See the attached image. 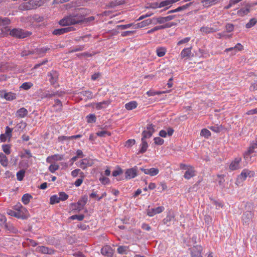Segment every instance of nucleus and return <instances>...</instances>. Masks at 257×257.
<instances>
[{
  "instance_id": "nucleus-23",
  "label": "nucleus",
  "mask_w": 257,
  "mask_h": 257,
  "mask_svg": "<svg viewBox=\"0 0 257 257\" xmlns=\"http://www.w3.org/2000/svg\"><path fill=\"white\" fill-rule=\"evenodd\" d=\"M28 113V110L25 108L22 107L17 111L16 115L17 117L23 118L27 116Z\"/></svg>"
},
{
  "instance_id": "nucleus-51",
  "label": "nucleus",
  "mask_w": 257,
  "mask_h": 257,
  "mask_svg": "<svg viewBox=\"0 0 257 257\" xmlns=\"http://www.w3.org/2000/svg\"><path fill=\"white\" fill-rule=\"evenodd\" d=\"M96 118L94 114H90L87 116V122L88 123L95 122L96 121Z\"/></svg>"
},
{
  "instance_id": "nucleus-13",
  "label": "nucleus",
  "mask_w": 257,
  "mask_h": 257,
  "mask_svg": "<svg viewBox=\"0 0 257 257\" xmlns=\"http://www.w3.org/2000/svg\"><path fill=\"white\" fill-rule=\"evenodd\" d=\"M79 167L82 169H85L87 167H90L93 164V161L87 158L81 160L79 162Z\"/></svg>"
},
{
  "instance_id": "nucleus-45",
  "label": "nucleus",
  "mask_w": 257,
  "mask_h": 257,
  "mask_svg": "<svg viewBox=\"0 0 257 257\" xmlns=\"http://www.w3.org/2000/svg\"><path fill=\"white\" fill-rule=\"evenodd\" d=\"M59 168V166L57 164H51L49 167V170L51 173H54L56 170H58Z\"/></svg>"
},
{
  "instance_id": "nucleus-19",
  "label": "nucleus",
  "mask_w": 257,
  "mask_h": 257,
  "mask_svg": "<svg viewBox=\"0 0 257 257\" xmlns=\"http://www.w3.org/2000/svg\"><path fill=\"white\" fill-rule=\"evenodd\" d=\"M49 77H50L49 81L52 84H55L58 78V73L56 71H52L48 74Z\"/></svg>"
},
{
  "instance_id": "nucleus-43",
  "label": "nucleus",
  "mask_w": 257,
  "mask_h": 257,
  "mask_svg": "<svg viewBox=\"0 0 257 257\" xmlns=\"http://www.w3.org/2000/svg\"><path fill=\"white\" fill-rule=\"evenodd\" d=\"M3 228L6 229V230H9L12 232H14L15 230V228L12 225L8 224L6 222L3 227Z\"/></svg>"
},
{
  "instance_id": "nucleus-22",
  "label": "nucleus",
  "mask_w": 257,
  "mask_h": 257,
  "mask_svg": "<svg viewBox=\"0 0 257 257\" xmlns=\"http://www.w3.org/2000/svg\"><path fill=\"white\" fill-rule=\"evenodd\" d=\"M191 47L184 49L180 53L181 59L189 58L191 54Z\"/></svg>"
},
{
  "instance_id": "nucleus-56",
  "label": "nucleus",
  "mask_w": 257,
  "mask_h": 257,
  "mask_svg": "<svg viewBox=\"0 0 257 257\" xmlns=\"http://www.w3.org/2000/svg\"><path fill=\"white\" fill-rule=\"evenodd\" d=\"M147 24H146V22H145V21L141 22V23H139L138 24H137L136 25H135V29H138V28H143V27H145L146 26H147Z\"/></svg>"
},
{
  "instance_id": "nucleus-61",
  "label": "nucleus",
  "mask_w": 257,
  "mask_h": 257,
  "mask_svg": "<svg viewBox=\"0 0 257 257\" xmlns=\"http://www.w3.org/2000/svg\"><path fill=\"white\" fill-rule=\"evenodd\" d=\"M122 173H123L122 170L120 168H119L118 170L113 171L112 175L114 177H116L120 174H122Z\"/></svg>"
},
{
  "instance_id": "nucleus-30",
  "label": "nucleus",
  "mask_w": 257,
  "mask_h": 257,
  "mask_svg": "<svg viewBox=\"0 0 257 257\" xmlns=\"http://www.w3.org/2000/svg\"><path fill=\"white\" fill-rule=\"evenodd\" d=\"M57 96H59V93L58 92H55V93H43L41 95V98H51L53 97H55Z\"/></svg>"
},
{
  "instance_id": "nucleus-42",
  "label": "nucleus",
  "mask_w": 257,
  "mask_h": 257,
  "mask_svg": "<svg viewBox=\"0 0 257 257\" xmlns=\"http://www.w3.org/2000/svg\"><path fill=\"white\" fill-rule=\"evenodd\" d=\"M128 247L125 246H120L117 248V251L120 254H125Z\"/></svg>"
},
{
  "instance_id": "nucleus-31",
  "label": "nucleus",
  "mask_w": 257,
  "mask_h": 257,
  "mask_svg": "<svg viewBox=\"0 0 257 257\" xmlns=\"http://www.w3.org/2000/svg\"><path fill=\"white\" fill-rule=\"evenodd\" d=\"M142 148L140 151V153H145L148 148V143L146 142L145 140H144L143 139H142Z\"/></svg>"
},
{
  "instance_id": "nucleus-63",
  "label": "nucleus",
  "mask_w": 257,
  "mask_h": 257,
  "mask_svg": "<svg viewBox=\"0 0 257 257\" xmlns=\"http://www.w3.org/2000/svg\"><path fill=\"white\" fill-rule=\"evenodd\" d=\"M33 18L37 22H41L44 20V17L38 15L34 16Z\"/></svg>"
},
{
  "instance_id": "nucleus-8",
  "label": "nucleus",
  "mask_w": 257,
  "mask_h": 257,
  "mask_svg": "<svg viewBox=\"0 0 257 257\" xmlns=\"http://www.w3.org/2000/svg\"><path fill=\"white\" fill-rule=\"evenodd\" d=\"M87 196H84L80 200H79L77 203H72V205L75 206V209L79 211L81 210L83 206L86 204L87 202Z\"/></svg>"
},
{
  "instance_id": "nucleus-26",
  "label": "nucleus",
  "mask_w": 257,
  "mask_h": 257,
  "mask_svg": "<svg viewBox=\"0 0 257 257\" xmlns=\"http://www.w3.org/2000/svg\"><path fill=\"white\" fill-rule=\"evenodd\" d=\"M138 103L135 101H131L125 104V108L128 110H131L136 108L137 107Z\"/></svg>"
},
{
  "instance_id": "nucleus-39",
  "label": "nucleus",
  "mask_w": 257,
  "mask_h": 257,
  "mask_svg": "<svg viewBox=\"0 0 257 257\" xmlns=\"http://www.w3.org/2000/svg\"><path fill=\"white\" fill-rule=\"evenodd\" d=\"M257 23V20L255 18H252L250 20L248 23H247L245 27L246 28H250L254 26Z\"/></svg>"
},
{
  "instance_id": "nucleus-7",
  "label": "nucleus",
  "mask_w": 257,
  "mask_h": 257,
  "mask_svg": "<svg viewBox=\"0 0 257 257\" xmlns=\"http://www.w3.org/2000/svg\"><path fill=\"white\" fill-rule=\"evenodd\" d=\"M202 250L203 247L201 245H194L191 248V257H203L201 255V252Z\"/></svg>"
},
{
  "instance_id": "nucleus-29",
  "label": "nucleus",
  "mask_w": 257,
  "mask_h": 257,
  "mask_svg": "<svg viewBox=\"0 0 257 257\" xmlns=\"http://www.w3.org/2000/svg\"><path fill=\"white\" fill-rule=\"evenodd\" d=\"M8 213L9 215H10L11 216H15V217H16L19 218H24V215L23 214H21L20 212H16V211L10 210L8 211Z\"/></svg>"
},
{
  "instance_id": "nucleus-16",
  "label": "nucleus",
  "mask_w": 257,
  "mask_h": 257,
  "mask_svg": "<svg viewBox=\"0 0 257 257\" xmlns=\"http://www.w3.org/2000/svg\"><path fill=\"white\" fill-rule=\"evenodd\" d=\"M164 208L163 206L158 207L156 208H152L147 210V214L149 216H153L156 214H158L163 212Z\"/></svg>"
},
{
  "instance_id": "nucleus-9",
  "label": "nucleus",
  "mask_w": 257,
  "mask_h": 257,
  "mask_svg": "<svg viewBox=\"0 0 257 257\" xmlns=\"http://www.w3.org/2000/svg\"><path fill=\"white\" fill-rule=\"evenodd\" d=\"M137 176V167L135 166L134 168L127 169L125 172V178L126 179H131Z\"/></svg>"
},
{
  "instance_id": "nucleus-54",
  "label": "nucleus",
  "mask_w": 257,
  "mask_h": 257,
  "mask_svg": "<svg viewBox=\"0 0 257 257\" xmlns=\"http://www.w3.org/2000/svg\"><path fill=\"white\" fill-rule=\"evenodd\" d=\"M155 143L158 145H161L164 143V140L160 137H156L154 138Z\"/></svg>"
},
{
  "instance_id": "nucleus-53",
  "label": "nucleus",
  "mask_w": 257,
  "mask_h": 257,
  "mask_svg": "<svg viewBox=\"0 0 257 257\" xmlns=\"http://www.w3.org/2000/svg\"><path fill=\"white\" fill-rule=\"evenodd\" d=\"M59 197L60 200L65 201L68 198V195L63 192L59 193Z\"/></svg>"
},
{
  "instance_id": "nucleus-20",
  "label": "nucleus",
  "mask_w": 257,
  "mask_h": 257,
  "mask_svg": "<svg viewBox=\"0 0 257 257\" xmlns=\"http://www.w3.org/2000/svg\"><path fill=\"white\" fill-rule=\"evenodd\" d=\"M195 171L193 167H189L188 170L185 172L184 177L186 179H190L195 176Z\"/></svg>"
},
{
  "instance_id": "nucleus-38",
  "label": "nucleus",
  "mask_w": 257,
  "mask_h": 257,
  "mask_svg": "<svg viewBox=\"0 0 257 257\" xmlns=\"http://www.w3.org/2000/svg\"><path fill=\"white\" fill-rule=\"evenodd\" d=\"M172 0H166L161 2L159 4L158 7L162 8L166 6H168L169 5H171L173 4Z\"/></svg>"
},
{
  "instance_id": "nucleus-15",
  "label": "nucleus",
  "mask_w": 257,
  "mask_h": 257,
  "mask_svg": "<svg viewBox=\"0 0 257 257\" xmlns=\"http://www.w3.org/2000/svg\"><path fill=\"white\" fill-rule=\"evenodd\" d=\"M101 253L108 257H111L113 254V249L110 246L106 245L103 247L101 250Z\"/></svg>"
},
{
  "instance_id": "nucleus-62",
  "label": "nucleus",
  "mask_w": 257,
  "mask_h": 257,
  "mask_svg": "<svg viewBox=\"0 0 257 257\" xmlns=\"http://www.w3.org/2000/svg\"><path fill=\"white\" fill-rule=\"evenodd\" d=\"M190 40V37H186L180 41H179L178 43H177V45H181L183 44H184V43H188Z\"/></svg>"
},
{
  "instance_id": "nucleus-17",
  "label": "nucleus",
  "mask_w": 257,
  "mask_h": 257,
  "mask_svg": "<svg viewBox=\"0 0 257 257\" xmlns=\"http://www.w3.org/2000/svg\"><path fill=\"white\" fill-rule=\"evenodd\" d=\"M241 160V158H235L229 165V169L234 171L239 168V163Z\"/></svg>"
},
{
  "instance_id": "nucleus-49",
  "label": "nucleus",
  "mask_w": 257,
  "mask_h": 257,
  "mask_svg": "<svg viewBox=\"0 0 257 257\" xmlns=\"http://www.w3.org/2000/svg\"><path fill=\"white\" fill-rule=\"evenodd\" d=\"M191 4H192V3H189L185 5H183L182 6L179 7L178 8L176 9V11H177L178 12H180L181 11H183V10L186 9L187 8H188Z\"/></svg>"
},
{
  "instance_id": "nucleus-57",
  "label": "nucleus",
  "mask_w": 257,
  "mask_h": 257,
  "mask_svg": "<svg viewBox=\"0 0 257 257\" xmlns=\"http://www.w3.org/2000/svg\"><path fill=\"white\" fill-rule=\"evenodd\" d=\"M254 152V149H251V147H249L248 150L247 152H246L244 154V158L246 159L250 154L253 153Z\"/></svg>"
},
{
  "instance_id": "nucleus-4",
  "label": "nucleus",
  "mask_w": 257,
  "mask_h": 257,
  "mask_svg": "<svg viewBox=\"0 0 257 257\" xmlns=\"http://www.w3.org/2000/svg\"><path fill=\"white\" fill-rule=\"evenodd\" d=\"M10 35L19 39H23L32 35V32L21 29H13L10 33Z\"/></svg>"
},
{
  "instance_id": "nucleus-28",
  "label": "nucleus",
  "mask_w": 257,
  "mask_h": 257,
  "mask_svg": "<svg viewBox=\"0 0 257 257\" xmlns=\"http://www.w3.org/2000/svg\"><path fill=\"white\" fill-rule=\"evenodd\" d=\"M200 31L205 34H209L216 32V30L213 28L202 27L200 28Z\"/></svg>"
},
{
  "instance_id": "nucleus-14",
  "label": "nucleus",
  "mask_w": 257,
  "mask_h": 257,
  "mask_svg": "<svg viewBox=\"0 0 257 257\" xmlns=\"http://www.w3.org/2000/svg\"><path fill=\"white\" fill-rule=\"evenodd\" d=\"M36 250V251L43 253H47L49 254H52L55 252L54 249L44 246H39L37 247Z\"/></svg>"
},
{
  "instance_id": "nucleus-18",
  "label": "nucleus",
  "mask_w": 257,
  "mask_h": 257,
  "mask_svg": "<svg viewBox=\"0 0 257 257\" xmlns=\"http://www.w3.org/2000/svg\"><path fill=\"white\" fill-rule=\"evenodd\" d=\"M74 30L73 27H69L64 28H61V29H56L53 31V34L55 35H60L61 34H63L64 33L73 31Z\"/></svg>"
},
{
  "instance_id": "nucleus-40",
  "label": "nucleus",
  "mask_w": 257,
  "mask_h": 257,
  "mask_svg": "<svg viewBox=\"0 0 257 257\" xmlns=\"http://www.w3.org/2000/svg\"><path fill=\"white\" fill-rule=\"evenodd\" d=\"M60 201V197L57 195H53L50 198V204H51L59 203Z\"/></svg>"
},
{
  "instance_id": "nucleus-21",
  "label": "nucleus",
  "mask_w": 257,
  "mask_h": 257,
  "mask_svg": "<svg viewBox=\"0 0 257 257\" xmlns=\"http://www.w3.org/2000/svg\"><path fill=\"white\" fill-rule=\"evenodd\" d=\"M243 49V46L240 43H237L234 47L227 48L224 50L225 52L232 51V55H235L237 51H241Z\"/></svg>"
},
{
  "instance_id": "nucleus-44",
  "label": "nucleus",
  "mask_w": 257,
  "mask_h": 257,
  "mask_svg": "<svg viewBox=\"0 0 257 257\" xmlns=\"http://www.w3.org/2000/svg\"><path fill=\"white\" fill-rule=\"evenodd\" d=\"M81 95L87 97L88 98L91 99L92 98V93L89 91H84L80 93Z\"/></svg>"
},
{
  "instance_id": "nucleus-59",
  "label": "nucleus",
  "mask_w": 257,
  "mask_h": 257,
  "mask_svg": "<svg viewBox=\"0 0 257 257\" xmlns=\"http://www.w3.org/2000/svg\"><path fill=\"white\" fill-rule=\"evenodd\" d=\"M136 143V141L134 139L128 140L125 143V146L130 147L134 145Z\"/></svg>"
},
{
  "instance_id": "nucleus-1",
  "label": "nucleus",
  "mask_w": 257,
  "mask_h": 257,
  "mask_svg": "<svg viewBox=\"0 0 257 257\" xmlns=\"http://www.w3.org/2000/svg\"><path fill=\"white\" fill-rule=\"evenodd\" d=\"M86 12L85 9L83 8L79 9L72 15L64 17L61 20L59 21V24L65 26L81 24L86 20L84 17L86 15Z\"/></svg>"
},
{
  "instance_id": "nucleus-2",
  "label": "nucleus",
  "mask_w": 257,
  "mask_h": 257,
  "mask_svg": "<svg viewBox=\"0 0 257 257\" xmlns=\"http://www.w3.org/2000/svg\"><path fill=\"white\" fill-rule=\"evenodd\" d=\"M245 211L242 216V221L244 225H248L251 222L254 216V204L252 202H247L244 206Z\"/></svg>"
},
{
  "instance_id": "nucleus-52",
  "label": "nucleus",
  "mask_w": 257,
  "mask_h": 257,
  "mask_svg": "<svg viewBox=\"0 0 257 257\" xmlns=\"http://www.w3.org/2000/svg\"><path fill=\"white\" fill-rule=\"evenodd\" d=\"M218 0H203L205 5L206 6H211L215 4Z\"/></svg>"
},
{
  "instance_id": "nucleus-64",
  "label": "nucleus",
  "mask_w": 257,
  "mask_h": 257,
  "mask_svg": "<svg viewBox=\"0 0 257 257\" xmlns=\"http://www.w3.org/2000/svg\"><path fill=\"white\" fill-rule=\"evenodd\" d=\"M13 129L9 127V126L6 127V131L5 134L10 138L12 137V132Z\"/></svg>"
},
{
  "instance_id": "nucleus-32",
  "label": "nucleus",
  "mask_w": 257,
  "mask_h": 257,
  "mask_svg": "<svg viewBox=\"0 0 257 257\" xmlns=\"http://www.w3.org/2000/svg\"><path fill=\"white\" fill-rule=\"evenodd\" d=\"M32 196L29 194H26L22 197V200L25 204H27L29 203L30 199Z\"/></svg>"
},
{
  "instance_id": "nucleus-50",
  "label": "nucleus",
  "mask_w": 257,
  "mask_h": 257,
  "mask_svg": "<svg viewBox=\"0 0 257 257\" xmlns=\"http://www.w3.org/2000/svg\"><path fill=\"white\" fill-rule=\"evenodd\" d=\"M32 86L33 84L30 82H25L22 84V85L21 86V88L25 90H28L30 89Z\"/></svg>"
},
{
  "instance_id": "nucleus-5",
  "label": "nucleus",
  "mask_w": 257,
  "mask_h": 257,
  "mask_svg": "<svg viewBox=\"0 0 257 257\" xmlns=\"http://www.w3.org/2000/svg\"><path fill=\"white\" fill-rule=\"evenodd\" d=\"M155 125L153 124H148L146 129L142 132V138L145 140L147 138H150L155 132Z\"/></svg>"
},
{
  "instance_id": "nucleus-12",
  "label": "nucleus",
  "mask_w": 257,
  "mask_h": 257,
  "mask_svg": "<svg viewBox=\"0 0 257 257\" xmlns=\"http://www.w3.org/2000/svg\"><path fill=\"white\" fill-rule=\"evenodd\" d=\"M64 155L60 154H55L49 156L46 159V162L48 163H52L54 161H59L63 160Z\"/></svg>"
},
{
  "instance_id": "nucleus-58",
  "label": "nucleus",
  "mask_w": 257,
  "mask_h": 257,
  "mask_svg": "<svg viewBox=\"0 0 257 257\" xmlns=\"http://www.w3.org/2000/svg\"><path fill=\"white\" fill-rule=\"evenodd\" d=\"M250 91H255L257 90V82L251 84L249 88Z\"/></svg>"
},
{
  "instance_id": "nucleus-36",
  "label": "nucleus",
  "mask_w": 257,
  "mask_h": 257,
  "mask_svg": "<svg viewBox=\"0 0 257 257\" xmlns=\"http://www.w3.org/2000/svg\"><path fill=\"white\" fill-rule=\"evenodd\" d=\"M10 23V20L7 18L0 17V26H5L9 25Z\"/></svg>"
},
{
  "instance_id": "nucleus-46",
  "label": "nucleus",
  "mask_w": 257,
  "mask_h": 257,
  "mask_svg": "<svg viewBox=\"0 0 257 257\" xmlns=\"http://www.w3.org/2000/svg\"><path fill=\"white\" fill-rule=\"evenodd\" d=\"M174 216L173 215L169 214L167 217L164 219V224H167L168 222L171 221L174 219Z\"/></svg>"
},
{
  "instance_id": "nucleus-33",
  "label": "nucleus",
  "mask_w": 257,
  "mask_h": 257,
  "mask_svg": "<svg viewBox=\"0 0 257 257\" xmlns=\"http://www.w3.org/2000/svg\"><path fill=\"white\" fill-rule=\"evenodd\" d=\"M156 52L158 56L160 57H163L166 52V49L164 47H160L157 49Z\"/></svg>"
},
{
  "instance_id": "nucleus-24",
  "label": "nucleus",
  "mask_w": 257,
  "mask_h": 257,
  "mask_svg": "<svg viewBox=\"0 0 257 257\" xmlns=\"http://www.w3.org/2000/svg\"><path fill=\"white\" fill-rule=\"evenodd\" d=\"M110 102L109 100L103 101L98 103H95L96 108L98 110L104 108L110 104Z\"/></svg>"
},
{
  "instance_id": "nucleus-35",
  "label": "nucleus",
  "mask_w": 257,
  "mask_h": 257,
  "mask_svg": "<svg viewBox=\"0 0 257 257\" xmlns=\"http://www.w3.org/2000/svg\"><path fill=\"white\" fill-rule=\"evenodd\" d=\"M25 175V171L24 170H21L17 173V179L19 181H22L23 180Z\"/></svg>"
},
{
  "instance_id": "nucleus-60",
  "label": "nucleus",
  "mask_w": 257,
  "mask_h": 257,
  "mask_svg": "<svg viewBox=\"0 0 257 257\" xmlns=\"http://www.w3.org/2000/svg\"><path fill=\"white\" fill-rule=\"evenodd\" d=\"M34 53V51H27V50H25V51H23V52H22V53H21V56L22 57H25V56H28L29 55H31V54H33Z\"/></svg>"
},
{
  "instance_id": "nucleus-55",
  "label": "nucleus",
  "mask_w": 257,
  "mask_h": 257,
  "mask_svg": "<svg viewBox=\"0 0 257 257\" xmlns=\"http://www.w3.org/2000/svg\"><path fill=\"white\" fill-rule=\"evenodd\" d=\"M3 150L6 154H10L11 153L10 147L8 145L3 146Z\"/></svg>"
},
{
  "instance_id": "nucleus-27",
  "label": "nucleus",
  "mask_w": 257,
  "mask_h": 257,
  "mask_svg": "<svg viewBox=\"0 0 257 257\" xmlns=\"http://www.w3.org/2000/svg\"><path fill=\"white\" fill-rule=\"evenodd\" d=\"M250 11V7L246 6L245 8H243L237 11V15L239 16L242 17L247 15Z\"/></svg>"
},
{
  "instance_id": "nucleus-34",
  "label": "nucleus",
  "mask_w": 257,
  "mask_h": 257,
  "mask_svg": "<svg viewBox=\"0 0 257 257\" xmlns=\"http://www.w3.org/2000/svg\"><path fill=\"white\" fill-rule=\"evenodd\" d=\"M153 24L154 25H156L157 24H163L164 23V17H158V18H153L152 19Z\"/></svg>"
},
{
  "instance_id": "nucleus-3",
  "label": "nucleus",
  "mask_w": 257,
  "mask_h": 257,
  "mask_svg": "<svg viewBox=\"0 0 257 257\" xmlns=\"http://www.w3.org/2000/svg\"><path fill=\"white\" fill-rule=\"evenodd\" d=\"M44 3V0H26L19 6V9L22 11L30 10L42 6Z\"/></svg>"
},
{
  "instance_id": "nucleus-37",
  "label": "nucleus",
  "mask_w": 257,
  "mask_h": 257,
  "mask_svg": "<svg viewBox=\"0 0 257 257\" xmlns=\"http://www.w3.org/2000/svg\"><path fill=\"white\" fill-rule=\"evenodd\" d=\"M201 136L204 137L205 138H208L210 136L211 133L209 130L206 128H203L201 130L200 133Z\"/></svg>"
},
{
  "instance_id": "nucleus-11",
  "label": "nucleus",
  "mask_w": 257,
  "mask_h": 257,
  "mask_svg": "<svg viewBox=\"0 0 257 257\" xmlns=\"http://www.w3.org/2000/svg\"><path fill=\"white\" fill-rule=\"evenodd\" d=\"M0 97L5 98L8 100H12L16 98V94L12 92H6L5 91H0Z\"/></svg>"
},
{
  "instance_id": "nucleus-10",
  "label": "nucleus",
  "mask_w": 257,
  "mask_h": 257,
  "mask_svg": "<svg viewBox=\"0 0 257 257\" xmlns=\"http://www.w3.org/2000/svg\"><path fill=\"white\" fill-rule=\"evenodd\" d=\"M140 170L143 171L145 174L149 175L150 176H155L158 174L159 170L157 168H151L150 169H146L144 168H140Z\"/></svg>"
},
{
  "instance_id": "nucleus-48",
  "label": "nucleus",
  "mask_w": 257,
  "mask_h": 257,
  "mask_svg": "<svg viewBox=\"0 0 257 257\" xmlns=\"http://www.w3.org/2000/svg\"><path fill=\"white\" fill-rule=\"evenodd\" d=\"M84 218V215L83 214H81V215H72L71 216L70 218L71 219H77L79 221H81Z\"/></svg>"
},
{
  "instance_id": "nucleus-6",
  "label": "nucleus",
  "mask_w": 257,
  "mask_h": 257,
  "mask_svg": "<svg viewBox=\"0 0 257 257\" xmlns=\"http://www.w3.org/2000/svg\"><path fill=\"white\" fill-rule=\"evenodd\" d=\"M254 175L253 171H250L248 169H244L241 174L237 177V181L240 180L241 181H244L247 177H252Z\"/></svg>"
},
{
  "instance_id": "nucleus-47",
  "label": "nucleus",
  "mask_w": 257,
  "mask_h": 257,
  "mask_svg": "<svg viewBox=\"0 0 257 257\" xmlns=\"http://www.w3.org/2000/svg\"><path fill=\"white\" fill-rule=\"evenodd\" d=\"M97 135L98 136L103 137H105L106 135H107L108 136L111 135V133L109 132L106 131H102L98 132L96 133Z\"/></svg>"
},
{
  "instance_id": "nucleus-41",
  "label": "nucleus",
  "mask_w": 257,
  "mask_h": 257,
  "mask_svg": "<svg viewBox=\"0 0 257 257\" xmlns=\"http://www.w3.org/2000/svg\"><path fill=\"white\" fill-rule=\"evenodd\" d=\"M49 49L50 48L45 47H43L40 49H37L36 51L34 52V53H36L38 54H44L46 53Z\"/></svg>"
},
{
  "instance_id": "nucleus-25",
  "label": "nucleus",
  "mask_w": 257,
  "mask_h": 257,
  "mask_svg": "<svg viewBox=\"0 0 257 257\" xmlns=\"http://www.w3.org/2000/svg\"><path fill=\"white\" fill-rule=\"evenodd\" d=\"M0 163L4 167H7L8 164L7 157L2 153H0Z\"/></svg>"
}]
</instances>
